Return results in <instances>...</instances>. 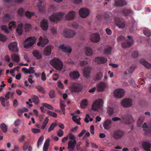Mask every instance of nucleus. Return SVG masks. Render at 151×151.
<instances>
[{"mask_svg": "<svg viewBox=\"0 0 151 151\" xmlns=\"http://www.w3.org/2000/svg\"><path fill=\"white\" fill-rule=\"evenodd\" d=\"M14 94V91H9L5 96V98L1 96L0 100L2 105L4 106H7L9 105V101H7L10 98L12 97Z\"/></svg>", "mask_w": 151, "mask_h": 151, "instance_id": "1", "label": "nucleus"}, {"mask_svg": "<svg viewBox=\"0 0 151 151\" xmlns=\"http://www.w3.org/2000/svg\"><path fill=\"white\" fill-rule=\"evenodd\" d=\"M50 64L56 70H62L63 64V62L59 59L55 58L52 60L50 62Z\"/></svg>", "mask_w": 151, "mask_h": 151, "instance_id": "2", "label": "nucleus"}, {"mask_svg": "<svg viewBox=\"0 0 151 151\" xmlns=\"http://www.w3.org/2000/svg\"><path fill=\"white\" fill-rule=\"evenodd\" d=\"M103 103V101L101 99H99L96 100L92 105V109L94 111L101 109Z\"/></svg>", "mask_w": 151, "mask_h": 151, "instance_id": "3", "label": "nucleus"}, {"mask_svg": "<svg viewBox=\"0 0 151 151\" xmlns=\"http://www.w3.org/2000/svg\"><path fill=\"white\" fill-rule=\"evenodd\" d=\"M37 38L34 36L27 38L25 40L24 47H31L35 43Z\"/></svg>", "mask_w": 151, "mask_h": 151, "instance_id": "4", "label": "nucleus"}, {"mask_svg": "<svg viewBox=\"0 0 151 151\" xmlns=\"http://www.w3.org/2000/svg\"><path fill=\"white\" fill-rule=\"evenodd\" d=\"M70 88L71 91L73 93H77L81 91L82 88L80 84L78 83H74L71 84Z\"/></svg>", "mask_w": 151, "mask_h": 151, "instance_id": "5", "label": "nucleus"}, {"mask_svg": "<svg viewBox=\"0 0 151 151\" xmlns=\"http://www.w3.org/2000/svg\"><path fill=\"white\" fill-rule=\"evenodd\" d=\"M64 15V13L58 12L51 16L50 17V19L51 22H55L62 19Z\"/></svg>", "mask_w": 151, "mask_h": 151, "instance_id": "6", "label": "nucleus"}, {"mask_svg": "<svg viewBox=\"0 0 151 151\" xmlns=\"http://www.w3.org/2000/svg\"><path fill=\"white\" fill-rule=\"evenodd\" d=\"M122 119L123 122L127 124H131L134 121L132 116L129 114H127L123 116Z\"/></svg>", "mask_w": 151, "mask_h": 151, "instance_id": "7", "label": "nucleus"}, {"mask_svg": "<svg viewBox=\"0 0 151 151\" xmlns=\"http://www.w3.org/2000/svg\"><path fill=\"white\" fill-rule=\"evenodd\" d=\"M115 19V24L119 28L123 29L125 27V22L124 19L119 18H116Z\"/></svg>", "mask_w": 151, "mask_h": 151, "instance_id": "8", "label": "nucleus"}, {"mask_svg": "<svg viewBox=\"0 0 151 151\" xmlns=\"http://www.w3.org/2000/svg\"><path fill=\"white\" fill-rule=\"evenodd\" d=\"M89 10L86 8L81 9L79 11V14L81 17L83 18H85L89 14Z\"/></svg>", "mask_w": 151, "mask_h": 151, "instance_id": "9", "label": "nucleus"}, {"mask_svg": "<svg viewBox=\"0 0 151 151\" xmlns=\"http://www.w3.org/2000/svg\"><path fill=\"white\" fill-rule=\"evenodd\" d=\"M124 91L123 89L119 88L114 91V96L116 98H120L124 95Z\"/></svg>", "mask_w": 151, "mask_h": 151, "instance_id": "10", "label": "nucleus"}, {"mask_svg": "<svg viewBox=\"0 0 151 151\" xmlns=\"http://www.w3.org/2000/svg\"><path fill=\"white\" fill-rule=\"evenodd\" d=\"M112 121H113V117L112 118L111 120L107 119L104 122L103 126L105 129L109 130L111 129Z\"/></svg>", "mask_w": 151, "mask_h": 151, "instance_id": "11", "label": "nucleus"}, {"mask_svg": "<svg viewBox=\"0 0 151 151\" xmlns=\"http://www.w3.org/2000/svg\"><path fill=\"white\" fill-rule=\"evenodd\" d=\"M121 105L124 107H129L132 105V100L129 99H124L122 101Z\"/></svg>", "mask_w": 151, "mask_h": 151, "instance_id": "12", "label": "nucleus"}, {"mask_svg": "<svg viewBox=\"0 0 151 151\" xmlns=\"http://www.w3.org/2000/svg\"><path fill=\"white\" fill-rule=\"evenodd\" d=\"M76 35V33L73 30L68 29L64 31L63 35L65 37L71 38L74 37Z\"/></svg>", "mask_w": 151, "mask_h": 151, "instance_id": "13", "label": "nucleus"}, {"mask_svg": "<svg viewBox=\"0 0 151 151\" xmlns=\"http://www.w3.org/2000/svg\"><path fill=\"white\" fill-rule=\"evenodd\" d=\"M124 134L123 130H118L114 132V138L117 139L121 138Z\"/></svg>", "mask_w": 151, "mask_h": 151, "instance_id": "14", "label": "nucleus"}, {"mask_svg": "<svg viewBox=\"0 0 151 151\" xmlns=\"http://www.w3.org/2000/svg\"><path fill=\"white\" fill-rule=\"evenodd\" d=\"M100 37L99 34L96 33L91 35V41L94 42H99L100 40Z\"/></svg>", "mask_w": 151, "mask_h": 151, "instance_id": "15", "label": "nucleus"}, {"mask_svg": "<svg viewBox=\"0 0 151 151\" xmlns=\"http://www.w3.org/2000/svg\"><path fill=\"white\" fill-rule=\"evenodd\" d=\"M107 61V59L103 57H97L95 59V62L98 64H104Z\"/></svg>", "mask_w": 151, "mask_h": 151, "instance_id": "16", "label": "nucleus"}, {"mask_svg": "<svg viewBox=\"0 0 151 151\" xmlns=\"http://www.w3.org/2000/svg\"><path fill=\"white\" fill-rule=\"evenodd\" d=\"M40 26L42 30H47L48 27V22L47 20L45 19L42 20L40 23Z\"/></svg>", "mask_w": 151, "mask_h": 151, "instance_id": "17", "label": "nucleus"}, {"mask_svg": "<svg viewBox=\"0 0 151 151\" xmlns=\"http://www.w3.org/2000/svg\"><path fill=\"white\" fill-rule=\"evenodd\" d=\"M91 69L89 67L85 68L83 70V73L84 76L87 78H88L90 77V73Z\"/></svg>", "mask_w": 151, "mask_h": 151, "instance_id": "18", "label": "nucleus"}, {"mask_svg": "<svg viewBox=\"0 0 151 151\" xmlns=\"http://www.w3.org/2000/svg\"><path fill=\"white\" fill-rule=\"evenodd\" d=\"M70 77L73 79H76L80 77V74L77 71H73L70 73Z\"/></svg>", "mask_w": 151, "mask_h": 151, "instance_id": "19", "label": "nucleus"}, {"mask_svg": "<svg viewBox=\"0 0 151 151\" xmlns=\"http://www.w3.org/2000/svg\"><path fill=\"white\" fill-rule=\"evenodd\" d=\"M76 12L75 11H70L66 15L65 18L66 19L71 20L74 19Z\"/></svg>", "mask_w": 151, "mask_h": 151, "instance_id": "20", "label": "nucleus"}, {"mask_svg": "<svg viewBox=\"0 0 151 151\" xmlns=\"http://www.w3.org/2000/svg\"><path fill=\"white\" fill-rule=\"evenodd\" d=\"M126 1L124 0H115V5L118 6H123L126 5Z\"/></svg>", "mask_w": 151, "mask_h": 151, "instance_id": "21", "label": "nucleus"}, {"mask_svg": "<svg viewBox=\"0 0 151 151\" xmlns=\"http://www.w3.org/2000/svg\"><path fill=\"white\" fill-rule=\"evenodd\" d=\"M105 87V83L102 82H100L97 85V91H102L104 90Z\"/></svg>", "mask_w": 151, "mask_h": 151, "instance_id": "22", "label": "nucleus"}, {"mask_svg": "<svg viewBox=\"0 0 151 151\" xmlns=\"http://www.w3.org/2000/svg\"><path fill=\"white\" fill-rule=\"evenodd\" d=\"M142 146L144 149L146 151H150V149L151 146L150 143L147 142H145L142 143Z\"/></svg>", "mask_w": 151, "mask_h": 151, "instance_id": "23", "label": "nucleus"}, {"mask_svg": "<svg viewBox=\"0 0 151 151\" xmlns=\"http://www.w3.org/2000/svg\"><path fill=\"white\" fill-rule=\"evenodd\" d=\"M108 107L107 110L108 114L109 115H112L113 113V109L112 107L111 106H113V102L112 101L109 100L108 102Z\"/></svg>", "mask_w": 151, "mask_h": 151, "instance_id": "24", "label": "nucleus"}, {"mask_svg": "<svg viewBox=\"0 0 151 151\" xmlns=\"http://www.w3.org/2000/svg\"><path fill=\"white\" fill-rule=\"evenodd\" d=\"M127 38L129 40L126 41L124 42L125 45L127 47L131 46L133 43V40L132 38L130 36H127Z\"/></svg>", "mask_w": 151, "mask_h": 151, "instance_id": "25", "label": "nucleus"}, {"mask_svg": "<svg viewBox=\"0 0 151 151\" xmlns=\"http://www.w3.org/2000/svg\"><path fill=\"white\" fill-rule=\"evenodd\" d=\"M139 62L142 65L147 68H151V65L147 62L144 59H141L139 60Z\"/></svg>", "mask_w": 151, "mask_h": 151, "instance_id": "26", "label": "nucleus"}, {"mask_svg": "<svg viewBox=\"0 0 151 151\" xmlns=\"http://www.w3.org/2000/svg\"><path fill=\"white\" fill-rule=\"evenodd\" d=\"M42 36H40L39 39V42L37 43V45L38 46H42L44 43L46 44L49 42V40L47 39L44 40L43 42H42Z\"/></svg>", "mask_w": 151, "mask_h": 151, "instance_id": "27", "label": "nucleus"}, {"mask_svg": "<svg viewBox=\"0 0 151 151\" xmlns=\"http://www.w3.org/2000/svg\"><path fill=\"white\" fill-rule=\"evenodd\" d=\"M76 144V140H73V141H70L68 144V148L74 149Z\"/></svg>", "mask_w": 151, "mask_h": 151, "instance_id": "28", "label": "nucleus"}, {"mask_svg": "<svg viewBox=\"0 0 151 151\" xmlns=\"http://www.w3.org/2000/svg\"><path fill=\"white\" fill-rule=\"evenodd\" d=\"M11 18V16L9 14H6L4 16L3 18L1 19V23L5 24L7 22L10 20Z\"/></svg>", "mask_w": 151, "mask_h": 151, "instance_id": "29", "label": "nucleus"}, {"mask_svg": "<svg viewBox=\"0 0 151 151\" xmlns=\"http://www.w3.org/2000/svg\"><path fill=\"white\" fill-rule=\"evenodd\" d=\"M122 13L125 16H127L130 14L133 13L132 10L129 9H124L122 10Z\"/></svg>", "mask_w": 151, "mask_h": 151, "instance_id": "30", "label": "nucleus"}, {"mask_svg": "<svg viewBox=\"0 0 151 151\" xmlns=\"http://www.w3.org/2000/svg\"><path fill=\"white\" fill-rule=\"evenodd\" d=\"M33 56L37 59L40 60L42 58V56L40 53L37 50H35L32 52Z\"/></svg>", "mask_w": 151, "mask_h": 151, "instance_id": "31", "label": "nucleus"}, {"mask_svg": "<svg viewBox=\"0 0 151 151\" xmlns=\"http://www.w3.org/2000/svg\"><path fill=\"white\" fill-rule=\"evenodd\" d=\"M50 139L48 138L47 139L44 143L43 148V151H47L49 146Z\"/></svg>", "mask_w": 151, "mask_h": 151, "instance_id": "32", "label": "nucleus"}, {"mask_svg": "<svg viewBox=\"0 0 151 151\" xmlns=\"http://www.w3.org/2000/svg\"><path fill=\"white\" fill-rule=\"evenodd\" d=\"M32 101L36 104H38L40 103V100L38 97L35 95H32L31 96Z\"/></svg>", "mask_w": 151, "mask_h": 151, "instance_id": "33", "label": "nucleus"}, {"mask_svg": "<svg viewBox=\"0 0 151 151\" xmlns=\"http://www.w3.org/2000/svg\"><path fill=\"white\" fill-rule=\"evenodd\" d=\"M22 26L23 24L21 23L19 24L18 25L16 31L17 32L19 35H21L22 33Z\"/></svg>", "mask_w": 151, "mask_h": 151, "instance_id": "34", "label": "nucleus"}, {"mask_svg": "<svg viewBox=\"0 0 151 151\" xmlns=\"http://www.w3.org/2000/svg\"><path fill=\"white\" fill-rule=\"evenodd\" d=\"M11 57L12 60L18 63L20 61V58L19 55L16 54H12Z\"/></svg>", "mask_w": 151, "mask_h": 151, "instance_id": "35", "label": "nucleus"}, {"mask_svg": "<svg viewBox=\"0 0 151 151\" xmlns=\"http://www.w3.org/2000/svg\"><path fill=\"white\" fill-rule=\"evenodd\" d=\"M88 104V101L86 99L83 100L81 103V106L82 108H85Z\"/></svg>", "mask_w": 151, "mask_h": 151, "instance_id": "36", "label": "nucleus"}, {"mask_svg": "<svg viewBox=\"0 0 151 151\" xmlns=\"http://www.w3.org/2000/svg\"><path fill=\"white\" fill-rule=\"evenodd\" d=\"M103 77V73L101 72H99L97 74L96 76L94 77L95 81H98L101 79Z\"/></svg>", "mask_w": 151, "mask_h": 151, "instance_id": "37", "label": "nucleus"}, {"mask_svg": "<svg viewBox=\"0 0 151 151\" xmlns=\"http://www.w3.org/2000/svg\"><path fill=\"white\" fill-rule=\"evenodd\" d=\"M35 15L34 12H31L28 11H27L25 13V16L28 19H30L32 16Z\"/></svg>", "mask_w": 151, "mask_h": 151, "instance_id": "38", "label": "nucleus"}, {"mask_svg": "<svg viewBox=\"0 0 151 151\" xmlns=\"http://www.w3.org/2000/svg\"><path fill=\"white\" fill-rule=\"evenodd\" d=\"M143 33L144 35L148 37H150L151 36V31L148 29H145L143 30Z\"/></svg>", "mask_w": 151, "mask_h": 151, "instance_id": "39", "label": "nucleus"}, {"mask_svg": "<svg viewBox=\"0 0 151 151\" xmlns=\"http://www.w3.org/2000/svg\"><path fill=\"white\" fill-rule=\"evenodd\" d=\"M9 30H10L12 28H15L17 26V24L15 22L12 21L9 23Z\"/></svg>", "mask_w": 151, "mask_h": 151, "instance_id": "40", "label": "nucleus"}, {"mask_svg": "<svg viewBox=\"0 0 151 151\" xmlns=\"http://www.w3.org/2000/svg\"><path fill=\"white\" fill-rule=\"evenodd\" d=\"M86 55L87 56H91L92 55L93 52L91 48H85Z\"/></svg>", "mask_w": 151, "mask_h": 151, "instance_id": "41", "label": "nucleus"}, {"mask_svg": "<svg viewBox=\"0 0 151 151\" xmlns=\"http://www.w3.org/2000/svg\"><path fill=\"white\" fill-rule=\"evenodd\" d=\"M0 127L3 132L5 133L6 132L7 128V126L4 123L1 124Z\"/></svg>", "mask_w": 151, "mask_h": 151, "instance_id": "42", "label": "nucleus"}, {"mask_svg": "<svg viewBox=\"0 0 151 151\" xmlns=\"http://www.w3.org/2000/svg\"><path fill=\"white\" fill-rule=\"evenodd\" d=\"M51 48H45L44 49V54L47 55H49L51 53Z\"/></svg>", "mask_w": 151, "mask_h": 151, "instance_id": "43", "label": "nucleus"}, {"mask_svg": "<svg viewBox=\"0 0 151 151\" xmlns=\"http://www.w3.org/2000/svg\"><path fill=\"white\" fill-rule=\"evenodd\" d=\"M25 9L23 8H20L17 11L18 14L20 16H23L24 14Z\"/></svg>", "mask_w": 151, "mask_h": 151, "instance_id": "44", "label": "nucleus"}, {"mask_svg": "<svg viewBox=\"0 0 151 151\" xmlns=\"http://www.w3.org/2000/svg\"><path fill=\"white\" fill-rule=\"evenodd\" d=\"M144 118L143 116H140L138 118L137 121V125L139 127H140L143 122Z\"/></svg>", "mask_w": 151, "mask_h": 151, "instance_id": "45", "label": "nucleus"}, {"mask_svg": "<svg viewBox=\"0 0 151 151\" xmlns=\"http://www.w3.org/2000/svg\"><path fill=\"white\" fill-rule=\"evenodd\" d=\"M35 88L38 90V91L42 93H45V91L42 87L40 86H35Z\"/></svg>", "mask_w": 151, "mask_h": 151, "instance_id": "46", "label": "nucleus"}, {"mask_svg": "<svg viewBox=\"0 0 151 151\" xmlns=\"http://www.w3.org/2000/svg\"><path fill=\"white\" fill-rule=\"evenodd\" d=\"M60 106L63 114H65V105L64 103L61 101H60Z\"/></svg>", "mask_w": 151, "mask_h": 151, "instance_id": "47", "label": "nucleus"}, {"mask_svg": "<svg viewBox=\"0 0 151 151\" xmlns=\"http://www.w3.org/2000/svg\"><path fill=\"white\" fill-rule=\"evenodd\" d=\"M61 50L65 52L70 53L71 52L72 49L71 48H60Z\"/></svg>", "mask_w": 151, "mask_h": 151, "instance_id": "48", "label": "nucleus"}, {"mask_svg": "<svg viewBox=\"0 0 151 151\" xmlns=\"http://www.w3.org/2000/svg\"><path fill=\"white\" fill-rule=\"evenodd\" d=\"M48 121L49 119L47 117H46L41 127V129H44L45 128L46 126L48 123Z\"/></svg>", "mask_w": 151, "mask_h": 151, "instance_id": "49", "label": "nucleus"}, {"mask_svg": "<svg viewBox=\"0 0 151 151\" xmlns=\"http://www.w3.org/2000/svg\"><path fill=\"white\" fill-rule=\"evenodd\" d=\"M42 105L43 106L47 108L50 110H53L54 109L53 107L51 105L47 103H43L42 104Z\"/></svg>", "mask_w": 151, "mask_h": 151, "instance_id": "50", "label": "nucleus"}, {"mask_svg": "<svg viewBox=\"0 0 151 151\" xmlns=\"http://www.w3.org/2000/svg\"><path fill=\"white\" fill-rule=\"evenodd\" d=\"M77 117H78V116H73L72 117V119L73 121L77 124L80 125L81 124L80 122V119H77L76 118Z\"/></svg>", "mask_w": 151, "mask_h": 151, "instance_id": "51", "label": "nucleus"}, {"mask_svg": "<svg viewBox=\"0 0 151 151\" xmlns=\"http://www.w3.org/2000/svg\"><path fill=\"white\" fill-rule=\"evenodd\" d=\"M44 138V137L42 135L39 139L37 142V145L38 147H39V146L41 145Z\"/></svg>", "mask_w": 151, "mask_h": 151, "instance_id": "52", "label": "nucleus"}, {"mask_svg": "<svg viewBox=\"0 0 151 151\" xmlns=\"http://www.w3.org/2000/svg\"><path fill=\"white\" fill-rule=\"evenodd\" d=\"M47 113L48 115L54 117H56L57 116V114L55 113L52 111H49L47 112Z\"/></svg>", "mask_w": 151, "mask_h": 151, "instance_id": "53", "label": "nucleus"}, {"mask_svg": "<svg viewBox=\"0 0 151 151\" xmlns=\"http://www.w3.org/2000/svg\"><path fill=\"white\" fill-rule=\"evenodd\" d=\"M57 125L56 124L54 123H52L50 126L49 128L48 129V131L49 132H50L52 131L55 128V127Z\"/></svg>", "mask_w": 151, "mask_h": 151, "instance_id": "54", "label": "nucleus"}, {"mask_svg": "<svg viewBox=\"0 0 151 151\" xmlns=\"http://www.w3.org/2000/svg\"><path fill=\"white\" fill-rule=\"evenodd\" d=\"M50 97L51 98H53L55 96V91L54 90L50 91L49 93Z\"/></svg>", "mask_w": 151, "mask_h": 151, "instance_id": "55", "label": "nucleus"}, {"mask_svg": "<svg viewBox=\"0 0 151 151\" xmlns=\"http://www.w3.org/2000/svg\"><path fill=\"white\" fill-rule=\"evenodd\" d=\"M29 146V144L28 142L24 143L23 147V150L25 151L27 150Z\"/></svg>", "mask_w": 151, "mask_h": 151, "instance_id": "56", "label": "nucleus"}, {"mask_svg": "<svg viewBox=\"0 0 151 151\" xmlns=\"http://www.w3.org/2000/svg\"><path fill=\"white\" fill-rule=\"evenodd\" d=\"M17 42H14L11 43L8 45V47H17Z\"/></svg>", "mask_w": 151, "mask_h": 151, "instance_id": "57", "label": "nucleus"}, {"mask_svg": "<svg viewBox=\"0 0 151 151\" xmlns=\"http://www.w3.org/2000/svg\"><path fill=\"white\" fill-rule=\"evenodd\" d=\"M7 40V37L6 36L2 34H0V41L4 42L5 41Z\"/></svg>", "mask_w": 151, "mask_h": 151, "instance_id": "58", "label": "nucleus"}, {"mask_svg": "<svg viewBox=\"0 0 151 151\" xmlns=\"http://www.w3.org/2000/svg\"><path fill=\"white\" fill-rule=\"evenodd\" d=\"M1 29L4 30L5 32L8 33L9 32V29H8L7 26L6 25H2L1 27Z\"/></svg>", "mask_w": 151, "mask_h": 151, "instance_id": "59", "label": "nucleus"}, {"mask_svg": "<svg viewBox=\"0 0 151 151\" xmlns=\"http://www.w3.org/2000/svg\"><path fill=\"white\" fill-rule=\"evenodd\" d=\"M26 138V136L25 135H22L18 139L19 142H22Z\"/></svg>", "mask_w": 151, "mask_h": 151, "instance_id": "60", "label": "nucleus"}, {"mask_svg": "<svg viewBox=\"0 0 151 151\" xmlns=\"http://www.w3.org/2000/svg\"><path fill=\"white\" fill-rule=\"evenodd\" d=\"M135 68V66L134 65H132L129 69V72L130 73H131L134 71Z\"/></svg>", "mask_w": 151, "mask_h": 151, "instance_id": "61", "label": "nucleus"}, {"mask_svg": "<svg viewBox=\"0 0 151 151\" xmlns=\"http://www.w3.org/2000/svg\"><path fill=\"white\" fill-rule=\"evenodd\" d=\"M138 52L137 51H134L132 53V56L133 58L137 57L138 56Z\"/></svg>", "mask_w": 151, "mask_h": 151, "instance_id": "62", "label": "nucleus"}, {"mask_svg": "<svg viewBox=\"0 0 151 151\" xmlns=\"http://www.w3.org/2000/svg\"><path fill=\"white\" fill-rule=\"evenodd\" d=\"M41 78L42 80L43 81H45L46 80V75L44 72H42V73Z\"/></svg>", "mask_w": 151, "mask_h": 151, "instance_id": "63", "label": "nucleus"}, {"mask_svg": "<svg viewBox=\"0 0 151 151\" xmlns=\"http://www.w3.org/2000/svg\"><path fill=\"white\" fill-rule=\"evenodd\" d=\"M63 131L61 129L59 130L57 133L59 137H61L63 136Z\"/></svg>", "mask_w": 151, "mask_h": 151, "instance_id": "64", "label": "nucleus"}]
</instances>
